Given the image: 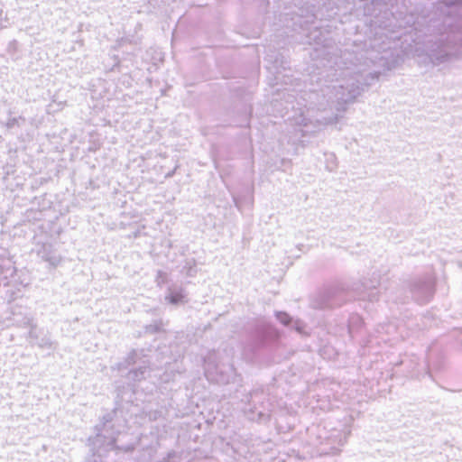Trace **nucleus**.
<instances>
[{"instance_id": "nucleus-1", "label": "nucleus", "mask_w": 462, "mask_h": 462, "mask_svg": "<svg viewBox=\"0 0 462 462\" xmlns=\"http://www.w3.org/2000/svg\"><path fill=\"white\" fill-rule=\"evenodd\" d=\"M277 319L280 320L281 323H282L284 325H288L291 321V318L285 312L277 313Z\"/></svg>"}]
</instances>
